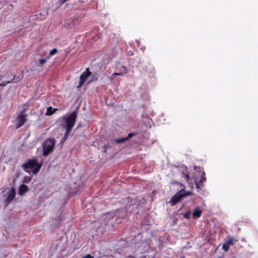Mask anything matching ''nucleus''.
<instances>
[{"instance_id":"nucleus-4","label":"nucleus","mask_w":258,"mask_h":258,"mask_svg":"<svg viewBox=\"0 0 258 258\" xmlns=\"http://www.w3.org/2000/svg\"><path fill=\"white\" fill-rule=\"evenodd\" d=\"M25 110L22 111L17 116L16 119V127L19 128L21 127L26 121L27 115L25 114Z\"/></svg>"},{"instance_id":"nucleus-3","label":"nucleus","mask_w":258,"mask_h":258,"mask_svg":"<svg viewBox=\"0 0 258 258\" xmlns=\"http://www.w3.org/2000/svg\"><path fill=\"white\" fill-rule=\"evenodd\" d=\"M55 144V141L54 139L49 138L44 141L42 144L43 155L47 156L53 151Z\"/></svg>"},{"instance_id":"nucleus-26","label":"nucleus","mask_w":258,"mask_h":258,"mask_svg":"<svg viewBox=\"0 0 258 258\" xmlns=\"http://www.w3.org/2000/svg\"><path fill=\"white\" fill-rule=\"evenodd\" d=\"M197 187L198 188H199V185H198V184H197Z\"/></svg>"},{"instance_id":"nucleus-27","label":"nucleus","mask_w":258,"mask_h":258,"mask_svg":"<svg viewBox=\"0 0 258 258\" xmlns=\"http://www.w3.org/2000/svg\"><path fill=\"white\" fill-rule=\"evenodd\" d=\"M123 68L124 69V70H126V68H125V67H123Z\"/></svg>"},{"instance_id":"nucleus-24","label":"nucleus","mask_w":258,"mask_h":258,"mask_svg":"<svg viewBox=\"0 0 258 258\" xmlns=\"http://www.w3.org/2000/svg\"><path fill=\"white\" fill-rule=\"evenodd\" d=\"M6 84H4L3 83H2L1 84H0V86H4L6 85Z\"/></svg>"},{"instance_id":"nucleus-11","label":"nucleus","mask_w":258,"mask_h":258,"mask_svg":"<svg viewBox=\"0 0 258 258\" xmlns=\"http://www.w3.org/2000/svg\"><path fill=\"white\" fill-rule=\"evenodd\" d=\"M237 241V239H235L234 237H232L227 239L225 242H226L230 246L234 244Z\"/></svg>"},{"instance_id":"nucleus-16","label":"nucleus","mask_w":258,"mask_h":258,"mask_svg":"<svg viewBox=\"0 0 258 258\" xmlns=\"http://www.w3.org/2000/svg\"><path fill=\"white\" fill-rule=\"evenodd\" d=\"M123 74H124L123 73H114L112 74V76L111 77L110 80H111V81H112V80H113V78H112V77H113V76H122V75H123Z\"/></svg>"},{"instance_id":"nucleus-15","label":"nucleus","mask_w":258,"mask_h":258,"mask_svg":"<svg viewBox=\"0 0 258 258\" xmlns=\"http://www.w3.org/2000/svg\"><path fill=\"white\" fill-rule=\"evenodd\" d=\"M229 246H230L226 242H225L223 244L222 248L225 251H227L228 250Z\"/></svg>"},{"instance_id":"nucleus-6","label":"nucleus","mask_w":258,"mask_h":258,"mask_svg":"<svg viewBox=\"0 0 258 258\" xmlns=\"http://www.w3.org/2000/svg\"><path fill=\"white\" fill-rule=\"evenodd\" d=\"M15 190L14 188H12L9 190L8 192V197L6 199L7 204H9L14 198L15 197Z\"/></svg>"},{"instance_id":"nucleus-19","label":"nucleus","mask_w":258,"mask_h":258,"mask_svg":"<svg viewBox=\"0 0 258 258\" xmlns=\"http://www.w3.org/2000/svg\"><path fill=\"white\" fill-rule=\"evenodd\" d=\"M189 215H190V212H187V213L183 214V216L184 218L188 219Z\"/></svg>"},{"instance_id":"nucleus-25","label":"nucleus","mask_w":258,"mask_h":258,"mask_svg":"<svg viewBox=\"0 0 258 258\" xmlns=\"http://www.w3.org/2000/svg\"><path fill=\"white\" fill-rule=\"evenodd\" d=\"M13 80H14V79L12 80H11V81H8V82H7V83H11V82H14L13 81Z\"/></svg>"},{"instance_id":"nucleus-28","label":"nucleus","mask_w":258,"mask_h":258,"mask_svg":"<svg viewBox=\"0 0 258 258\" xmlns=\"http://www.w3.org/2000/svg\"><path fill=\"white\" fill-rule=\"evenodd\" d=\"M123 68L124 69V70H126V68H125V67H123Z\"/></svg>"},{"instance_id":"nucleus-17","label":"nucleus","mask_w":258,"mask_h":258,"mask_svg":"<svg viewBox=\"0 0 258 258\" xmlns=\"http://www.w3.org/2000/svg\"><path fill=\"white\" fill-rule=\"evenodd\" d=\"M31 180V178L28 176H25L24 177V182L25 183H28L29 181H30Z\"/></svg>"},{"instance_id":"nucleus-18","label":"nucleus","mask_w":258,"mask_h":258,"mask_svg":"<svg viewBox=\"0 0 258 258\" xmlns=\"http://www.w3.org/2000/svg\"><path fill=\"white\" fill-rule=\"evenodd\" d=\"M134 136V134L133 133H130L126 137H125V139H126V141H127L131 138L133 137Z\"/></svg>"},{"instance_id":"nucleus-5","label":"nucleus","mask_w":258,"mask_h":258,"mask_svg":"<svg viewBox=\"0 0 258 258\" xmlns=\"http://www.w3.org/2000/svg\"><path fill=\"white\" fill-rule=\"evenodd\" d=\"M91 75V72L89 69L87 68L85 72H84L80 76L79 85L78 87H81L85 83L87 78Z\"/></svg>"},{"instance_id":"nucleus-2","label":"nucleus","mask_w":258,"mask_h":258,"mask_svg":"<svg viewBox=\"0 0 258 258\" xmlns=\"http://www.w3.org/2000/svg\"><path fill=\"white\" fill-rule=\"evenodd\" d=\"M42 164L39 163L37 158L32 160L29 159L27 162L23 164V169L28 173H30L31 169L34 168L32 172L34 174H37L41 168Z\"/></svg>"},{"instance_id":"nucleus-10","label":"nucleus","mask_w":258,"mask_h":258,"mask_svg":"<svg viewBox=\"0 0 258 258\" xmlns=\"http://www.w3.org/2000/svg\"><path fill=\"white\" fill-rule=\"evenodd\" d=\"M56 110V109H55V108L53 109L52 107L51 106L48 107L47 109L46 115H50L52 114L55 112V110Z\"/></svg>"},{"instance_id":"nucleus-14","label":"nucleus","mask_w":258,"mask_h":258,"mask_svg":"<svg viewBox=\"0 0 258 258\" xmlns=\"http://www.w3.org/2000/svg\"><path fill=\"white\" fill-rule=\"evenodd\" d=\"M46 59H45V58L40 59L39 60V64H38V66H43L46 62Z\"/></svg>"},{"instance_id":"nucleus-23","label":"nucleus","mask_w":258,"mask_h":258,"mask_svg":"<svg viewBox=\"0 0 258 258\" xmlns=\"http://www.w3.org/2000/svg\"><path fill=\"white\" fill-rule=\"evenodd\" d=\"M126 258H136V257L132 255H128L126 256Z\"/></svg>"},{"instance_id":"nucleus-1","label":"nucleus","mask_w":258,"mask_h":258,"mask_svg":"<svg viewBox=\"0 0 258 258\" xmlns=\"http://www.w3.org/2000/svg\"><path fill=\"white\" fill-rule=\"evenodd\" d=\"M77 117V115L75 111H73L71 113L67 114L63 117L62 119L64 121L63 126L67 131L60 143H63L67 139L70 132L72 130L75 123Z\"/></svg>"},{"instance_id":"nucleus-7","label":"nucleus","mask_w":258,"mask_h":258,"mask_svg":"<svg viewBox=\"0 0 258 258\" xmlns=\"http://www.w3.org/2000/svg\"><path fill=\"white\" fill-rule=\"evenodd\" d=\"M183 197L182 194H176L171 199V202L173 205L175 204Z\"/></svg>"},{"instance_id":"nucleus-22","label":"nucleus","mask_w":258,"mask_h":258,"mask_svg":"<svg viewBox=\"0 0 258 258\" xmlns=\"http://www.w3.org/2000/svg\"><path fill=\"white\" fill-rule=\"evenodd\" d=\"M205 180H206V177H204V176H202V178H201V181H205Z\"/></svg>"},{"instance_id":"nucleus-9","label":"nucleus","mask_w":258,"mask_h":258,"mask_svg":"<svg viewBox=\"0 0 258 258\" xmlns=\"http://www.w3.org/2000/svg\"><path fill=\"white\" fill-rule=\"evenodd\" d=\"M202 212V211L200 209L198 208L196 209L193 212L194 217L195 219L199 218L201 216Z\"/></svg>"},{"instance_id":"nucleus-12","label":"nucleus","mask_w":258,"mask_h":258,"mask_svg":"<svg viewBox=\"0 0 258 258\" xmlns=\"http://www.w3.org/2000/svg\"><path fill=\"white\" fill-rule=\"evenodd\" d=\"M57 52V50L56 48H53L49 52V54L48 56L47 57V58L51 57L53 54H55Z\"/></svg>"},{"instance_id":"nucleus-21","label":"nucleus","mask_w":258,"mask_h":258,"mask_svg":"<svg viewBox=\"0 0 258 258\" xmlns=\"http://www.w3.org/2000/svg\"><path fill=\"white\" fill-rule=\"evenodd\" d=\"M93 257L90 254H87L84 256L83 258H92Z\"/></svg>"},{"instance_id":"nucleus-29","label":"nucleus","mask_w":258,"mask_h":258,"mask_svg":"<svg viewBox=\"0 0 258 258\" xmlns=\"http://www.w3.org/2000/svg\"><path fill=\"white\" fill-rule=\"evenodd\" d=\"M123 68L124 69V70H126V68H125V67H123Z\"/></svg>"},{"instance_id":"nucleus-8","label":"nucleus","mask_w":258,"mask_h":258,"mask_svg":"<svg viewBox=\"0 0 258 258\" xmlns=\"http://www.w3.org/2000/svg\"><path fill=\"white\" fill-rule=\"evenodd\" d=\"M28 190V187L27 185L25 184H22L20 185L19 187V194L20 195H23L25 194L27 191Z\"/></svg>"},{"instance_id":"nucleus-13","label":"nucleus","mask_w":258,"mask_h":258,"mask_svg":"<svg viewBox=\"0 0 258 258\" xmlns=\"http://www.w3.org/2000/svg\"><path fill=\"white\" fill-rule=\"evenodd\" d=\"M126 141V139H125V138H122L120 139H115V141L118 144L121 143L123 142H125Z\"/></svg>"},{"instance_id":"nucleus-20","label":"nucleus","mask_w":258,"mask_h":258,"mask_svg":"<svg viewBox=\"0 0 258 258\" xmlns=\"http://www.w3.org/2000/svg\"><path fill=\"white\" fill-rule=\"evenodd\" d=\"M183 177H184L187 180H188V179L189 178V175L187 173H186V174L184 173L183 174Z\"/></svg>"}]
</instances>
